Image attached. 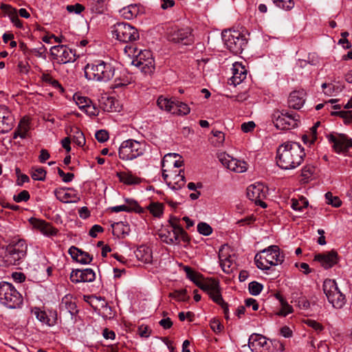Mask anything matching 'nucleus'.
Returning a JSON list of instances; mask_svg holds the SVG:
<instances>
[{
  "label": "nucleus",
  "mask_w": 352,
  "mask_h": 352,
  "mask_svg": "<svg viewBox=\"0 0 352 352\" xmlns=\"http://www.w3.org/2000/svg\"><path fill=\"white\" fill-rule=\"evenodd\" d=\"M305 157L304 148L299 143L287 142L278 146L276 164L282 169H294L302 164Z\"/></svg>",
  "instance_id": "1"
},
{
  "label": "nucleus",
  "mask_w": 352,
  "mask_h": 352,
  "mask_svg": "<svg viewBox=\"0 0 352 352\" xmlns=\"http://www.w3.org/2000/svg\"><path fill=\"white\" fill-rule=\"evenodd\" d=\"M0 255V266L9 267L19 265L27 253L28 245L23 239L13 240L7 246L2 247Z\"/></svg>",
  "instance_id": "2"
},
{
  "label": "nucleus",
  "mask_w": 352,
  "mask_h": 352,
  "mask_svg": "<svg viewBox=\"0 0 352 352\" xmlns=\"http://www.w3.org/2000/svg\"><path fill=\"white\" fill-rule=\"evenodd\" d=\"M114 74V66L103 60L87 64L85 68V75L88 80L107 82L113 77Z\"/></svg>",
  "instance_id": "3"
},
{
  "label": "nucleus",
  "mask_w": 352,
  "mask_h": 352,
  "mask_svg": "<svg viewBox=\"0 0 352 352\" xmlns=\"http://www.w3.org/2000/svg\"><path fill=\"white\" fill-rule=\"evenodd\" d=\"M284 261V255L280 253L277 245H270L256 254L254 261L258 268L262 270H269L272 265L281 264Z\"/></svg>",
  "instance_id": "4"
},
{
  "label": "nucleus",
  "mask_w": 352,
  "mask_h": 352,
  "mask_svg": "<svg viewBox=\"0 0 352 352\" xmlns=\"http://www.w3.org/2000/svg\"><path fill=\"white\" fill-rule=\"evenodd\" d=\"M136 49L132 46L126 45L124 47L126 53L129 56H135V59L132 60V64L139 67L142 72L146 74H151L155 70L154 59L152 56L151 52L149 50L140 51L138 54H135Z\"/></svg>",
  "instance_id": "5"
},
{
  "label": "nucleus",
  "mask_w": 352,
  "mask_h": 352,
  "mask_svg": "<svg viewBox=\"0 0 352 352\" xmlns=\"http://www.w3.org/2000/svg\"><path fill=\"white\" fill-rule=\"evenodd\" d=\"M23 299L21 294L10 283H0V302L9 309L21 307Z\"/></svg>",
  "instance_id": "6"
},
{
  "label": "nucleus",
  "mask_w": 352,
  "mask_h": 352,
  "mask_svg": "<svg viewBox=\"0 0 352 352\" xmlns=\"http://www.w3.org/2000/svg\"><path fill=\"white\" fill-rule=\"evenodd\" d=\"M146 148L144 141L138 142L134 140H127L121 144L119 148V157L122 160H133L142 156Z\"/></svg>",
  "instance_id": "7"
},
{
  "label": "nucleus",
  "mask_w": 352,
  "mask_h": 352,
  "mask_svg": "<svg viewBox=\"0 0 352 352\" xmlns=\"http://www.w3.org/2000/svg\"><path fill=\"white\" fill-rule=\"evenodd\" d=\"M222 39L227 49L234 54H241L248 43L245 36L238 30H224Z\"/></svg>",
  "instance_id": "8"
},
{
  "label": "nucleus",
  "mask_w": 352,
  "mask_h": 352,
  "mask_svg": "<svg viewBox=\"0 0 352 352\" xmlns=\"http://www.w3.org/2000/svg\"><path fill=\"white\" fill-rule=\"evenodd\" d=\"M184 270L186 274V276L192 281L201 289L206 292L210 295L216 288L219 287V282L214 278L204 279L202 275L194 270L188 266H185Z\"/></svg>",
  "instance_id": "9"
},
{
  "label": "nucleus",
  "mask_w": 352,
  "mask_h": 352,
  "mask_svg": "<svg viewBox=\"0 0 352 352\" xmlns=\"http://www.w3.org/2000/svg\"><path fill=\"white\" fill-rule=\"evenodd\" d=\"M323 291L333 307L340 309L345 304V296L340 291L334 280L326 279L323 283Z\"/></svg>",
  "instance_id": "10"
},
{
  "label": "nucleus",
  "mask_w": 352,
  "mask_h": 352,
  "mask_svg": "<svg viewBox=\"0 0 352 352\" xmlns=\"http://www.w3.org/2000/svg\"><path fill=\"white\" fill-rule=\"evenodd\" d=\"M111 32L117 40L123 43L133 42L139 38L137 29L126 23H117L112 27Z\"/></svg>",
  "instance_id": "11"
},
{
  "label": "nucleus",
  "mask_w": 352,
  "mask_h": 352,
  "mask_svg": "<svg viewBox=\"0 0 352 352\" xmlns=\"http://www.w3.org/2000/svg\"><path fill=\"white\" fill-rule=\"evenodd\" d=\"M272 119L275 126L280 130H289L297 126L298 120L295 118L294 115L285 110H274Z\"/></svg>",
  "instance_id": "12"
},
{
  "label": "nucleus",
  "mask_w": 352,
  "mask_h": 352,
  "mask_svg": "<svg viewBox=\"0 0 352 352\" xmlns=\"http://www.w3.org/2000/svg\"><path fill=\"white\" fill-rule=\"evenodd\" d=\"M50 52L53 59L58 64L74 63L76 60V50H72L66 45L54 46L50 49Z\"/></svg>",
  "instance_id": "13"
},
{
  "label": "nucleus",
  "mask_w": 352,
  "mask_h": 352,
  "mask_svg": "<svg viewBox=\"0 0 352 352\" xmlns=\"http://www.w3.org/2000/svg\"><path fill=\"white\" fill-rule=\"evenodd\" d=\"M167 34L168 39L174 43L190 45L194 41V36L190 28H171L168 30Z\"/></svg>",
  "instance_id": "14"
},
{
  "label": "nucleus",
  "mask_w": 352,
  "mask_h": 352,
  "mask_svg": "<svg viewBox=\"0 0 352 352\" xmlns=\"http://www.w3.org/2000/svg\"><path fill=\"white\" fill-rule=\"evenodd\" d=\"M267 192V188L263 184L257 183L256 184L250 185L247 188V196L249 199L262 207L265 208L267 204L263 201V199L266 198Z\"/></svg>",
  "instance_id": "15"
},
{
  "label": "nucleus",
  "mask_w": 352,
  "mask_h": 352,
  "mask_svg": "<svg viewBox=\"0 0 352 352\" xmlns=\"http://www.w3.org/2000/svg\"><path fill=\"white\" fill-rule=\"evenodd\" d=\"M217 158L223 166L233 172L241 173L248 169V164L245 161L233 158L226 153H219Z\"/></svg>",
  "instance_id": "16"
},
{
  "label": "nucleus",
  "mask_w": 352,
  "mask_h": 352,
  "mask_svg": "<svg viewBox=\"0 0 352 352\" xmlns=\"http://www.w3.org/2000/svg\"><path fill=\"white\" fill-rule=\"evenodd\" d=\"M327 138L332 144L335 152L338 153L348 152L352 148V139L349 138L344 134H329Z\"/></svg>",
  "instance_id": "17"
},
{
  "label": "nucleus",
  "mask_w": 352,
  "mask_h": 352,
  "mask_svg": "<svg viewBox=\"0 0 352 352\" xmlns=\"http://www.w3.org/2000/svg\"><path fill=\"white\" fill-rule=\"evenodd\" d=\"M15 119L10 109L0 105V133L10 131L14 126Z\"/></svg>",
  "instance_id": "18"
},
{
  "label": "nucleus",
  "mask_w": 352,
  "mask_h": 352,
  "mask_svg": "<svg viewBox=\"0 0 352 352\" xmlns=\"http://www.w3.org/2000/svg\"><path fill=\"white\" fill-rule=\"evenodd\" d=\"M96 278V274L92 269L73 270L70 274V280L72 283H89Z\"/></svg>",
  "instance_id": "19"
},
{
  "label": "nucleus",
  "mask_w": 352,
  "mask_h": 352,
  "mask_svg": "<svg viewBox=\"0 0 352 352\" xmlns=\"http://www.w3.org/2000/svg\"><path fill=\"white\" fill-rule=\"evenodd\" d=\"M248 346L252 352H267L270 344L265 337L254 333L248 340Z\"/></svg>",
  "instance_id": "20"
},
{
  "label": "nucleus",
  "mask_w": 352,
  "mask_h": 352,
  "mask_svg": "<svg viewBox=\"0 0 352 352\" xmlns=\"http://www.w3.org/2000/svg\"><path fill=\"white\" fill-rule=\"evenodd\" d=\"M314 260L320 262L325 269H329L338 263V255L336 251L331 250L327 253L316 254Z\"/></svg>",
  "instance_id": "21"
},
{
  "label": "nucleus",
  "mask_w": 352,
  "mask_h": 352,
  "mask_svg": "<svg viewBox=\"0 0 352 352\" xmlns=\"http://www.w3.org/2000/svg\"><path fill=\"white\" fill-rule=\"evenodd\" d=\"M306 100V92L303 89L294 90L288 98V105L290 108L300 109Z\"/></svg>",
  "instance_id": "22"
},
{
  "label": "nucleus",
  "mask_w": 352,
  "mask_h": 352,
  "mask_svg": "<svg viewBox=\"0 0 352 352\" xmlns=\"http://www.w3.org/2000/svg\"><path fill=\"white\" fill-rule=\"evenodd\" d=\"M247 76V69L241 63L236 62L232 65V76L229 83L234 86L241 83Z\"/></svg>",
  "instance_id": "23"
},
{
  "label": "nucleus",
  "mask_w": 352,
  "mask_h": 352,
  "mask_svg": "<svg viewBox=\"0 0 352 352\" xmlns=\"http://www.w3.org/2000/svg\"><path fill=\"white\" fill-rule=\"evenodd\" d=\"M31 223L34 228L38 229L44 235L47 236H56L58 232V229L44 220L32 219Z\"/></svg>",
  "instance_id": "24"
},
{
  "label": "nucleus",
  "mask_w": 352,
  "mask_h": 352,
  "mask_svg": "<svg viewBox=\"0 0 352 352\" xmlns=\"http://www.w3.org/2000/svg\"><path fill=\"white\" fill-rule=\"evenodd\" d=\"M68 252L74 260L81 264H89L93 260V257L89 253L75 246H72L69 249Z\"/></svg>",
  "instance_id": "25"
},
{
  "label": "nucleus",
  "mask_w": 352,
  "mask_h": 352,
  "mask_svg": "<svg viewBox=\"0 0 352 352\" xmlns=\"http://www.w3.org/2000/svg\"><path fill=\"white\" fill-rule=\"evenodd\" d=\"M60 309L62 311L68 312L72 316L78 313L77 306L70 294L65 295L60 304Z\"/></svg>",
  "instance_id": "26"
},
{
  "label": "nucleus",
  "mask_w": 352,
  "mask_h": 352,
  "mask_svg": "<svg viewBox=\"0 0 352 352\" xmlns=\"http://www.w3.org/2000/svg\"><path fill=\"white\" fill-rule=\"evenodd\" d=\"M54 195L59 201L63 203H75L79 199L75 194L67 192V189L64 188L55 189Z\"/></svg>",
  "instance_id": "27"
},
{
  "label": "nucleus",
  "mask_w": 352,
  "mask_h": 352,
  "mask_svg": "<svg viewBox=\"0 0 352 352\" xmlns=\"http://www.w3.org/2000/svg\"><path fill=\"white\" fill-rule=\"evenodd\" d=\"M168 222L171 226L172 231L180 234L181 240L186 243H189L190 239L187 232L179 224V219L176 217H170Z\"/></svg>",
  "instance_id": "28"
},
{
  "label": "nucleus",
  "mask_w": 352,
  "mask_h": 352,
  "mask_svg": "<svg viewBox=\"0 0 352 352\" xmlns=\"http://www.w3.org/2000/svg\"><path fill=\"white\" fill-rule=\"evenodd\" d=\"M162 241L166 244H179L181 240L180 234L171 230L162 232L160 234Z\"/></svg>",
  "instance_id": "29"
},
{
  "label": "nucleus",
  "mask_w": 352,
  "mask_h": 352,
  "mask_svg": "<svg viewBox=\"0 0 352 352\" xmlns=\"http://www.w3.org/2000/svg\"><path fill=\"white\" fill-rule=\"evenodd\" d=\"M209 296L212 299V300L216 302L217 304L219 305L222 309H223V312L225 314V317L226 318H228V305L226 302H224L221 294V289L220 286L219 285V287L216 288L214 292H212Z\"/></svg>",
  "instance_id": "30"
},
{
  "label": "nucleus",
  "mask_w": 352,
  "mask_h": 352,
  "mask_svg": "<svg viewBox=\"0 0 352 352\" xmlns=\"http://www.w3.org/2000/svg\"><path fill=\"white\" fill-rule=\"evenodd\" d=\"M135 255L140 261L144 263H149L152 261V252L148 247L140 246L135 252Z\"/></svg>",
  "instance_id": "31"
},
{
  "label": "nucleus",
  "mask_w": 352,
  "mask_h": 352,
  "mask_svg": "<svg viewBox=\"0 0 352 352\" xmlns=\"http://www.w3.org/2000/svg\"><path fill=\"white\" fill-rule=\"evenodd\" d=\"M120 182L126 185L138 184L141 182V179L138 177L133 175L131 173L120 172L117 173Z\"/></svg>",
  "instance_id": "32"
},
{
  "label": "nucleus",
  "mask_w": 352,
  "mask_h": 352,
  "mask_svg": "<svg viewBox=\"0 0 352 352\" xmlns=\"http://www.w3.org/2000/svg\"><path fill=\"white\" fill-rule=\"evenodd\" d=\"M185 184L184 171L180 170L178 174H174L173 180L168 182V186L173 190H179L184 186Z\"/></svg>",
  "instance_id": "33"
},
{
  "label": "nucleus",
  "mask_w": 352,
  "mask_h": 352,
  "mask_svg": "<svg viewBox=\"0 0 352 352\" xmlns=\"http://www.w3.org/2000/svg\"><path fill=\"white\" fill-rule=\"evenodd\" d=\"M322 88L323 89V91L325 95L331 96L333 94L341 92L344 88V86L339 82L335 84L324 82L322 85Z\"/></svg>",
  "instance_id": "34"
},
{
  "label": "nucleus",
  "mask_w": 352,
  "mask_h": 352,
  "mask_svg": "<svg viewBox=\"0 0 352 352\" xmlns=\"http://www.w3.org/2000/svg\"><path fill=\"white\" fill-rule=\"evenodd\" d=\"M157 104L162 110H164L172 113H175V111L174 110L175 100H173L171 99L164 98L163 96H160L157 98Z\"/></svg>",
  "instance_id": "35"
},
{
  "label": "nucleus",
  "mask_w": 352,
  "mask_h": 352,
  "mask_svg": "<svg viewBox=\"0 0 352 352\" xmlns=\"http://www.w3.org/2000/svg\"><path fill=\"white\" fill-rule=\"evenodd\" d=\"M122 16L126 19H131L136 17L139 13V8L137 5H130L123 8L120 10Z\"/></svg>",
  "instance_id": "36"
},
{
  "label": "nucleus",
  "mask_w": 352,
  "mask_h": 352,
  "mask_svg": "<svg viewBox=\"0 0 352 352\" xmlns=\"http://www.w3.org/2000/svg\"><path fill=\"white\" fill-rule=\"evenodd\" d=\"M320 124V122H316L311 129L310 131L307 134H305L302 137V140L304 143H309L310 144H314L317 139V127Z\"/></svg>",
  "instance_id": "37"
},
{
  "label": "nucleus",
  "mask_w": 352,
  "mask_h": 352,
  "mask_svg": "<svg viewBox=\"0 0 352 352\" xmlns=\"http://www.w3.org/2000/svg\"><path fill=\"white\" fill-rule=\"evenodd\" d=\"M174 110L175 111L174 114L179 116L188 115L190 111V109L187 104L177 100H175Z\"/></svg>",
  "instance_id": "38"
},
{
  "label": "nucleus",
  "mask_w": 352,
  "mask_h": 352,
  "mask_svg": "<svg viewBox=\"0 0 352 352\" xmlns=\"http://www.w3.org/2000/svg\"><path fill=\"white\" fill-rule=\"evenodd\" d=\"M146 208L155 217H160L164 210V205L160 202H151Z\"/></svg>",
  "instance_id": "39"
},
{
  "label": "nucleus",
  "mask_w": 352,
  "mask_h": 352,
  "mask_svg": "<svg viewBox=\"0 0 352 352\" xmlns=\"http://www.w3.org/2000/svg\"><path fill=\"white\" fill-rule=\"evenodd\" d=\"M331 115L333 116H337L342 118L344 120L345 124H349L352 123V110L332 111Z\"/></svg>",
  "instance_id": "40"
},
{
  "label": "nucleus",
  "mask_w": 352,
  "mask_h": 352,
  "mask_svg": "<svg viewBox=\"0 0 352 352\" xmlns=\"http://www.w3.org/2000/svg\"><path fill=\"white\" fill-rule=\"evenodd\" d=\"M74 142H75L78 146L82 147L85 144V138L83 133L78 128L75 129L74 131V135L72 138Z\"/></svg>",
  "instance_id": "41"
},
{
  "label": "nucleus",
  "mask_w": 352,
  "mask_h": 352,
  "mask_svg": "<svg viewBox=\"0 0 352 352\" xmlns=\"http://www.w3.org/2000/svg\"><path fill=\"white\" fill-rule=\"evenodd\" d=\"M74 99L79 109L82 111H84L89 104L91 103V100L89 98L77 94L74 96Z\"/></svg>",
  "instance_id": "42"
},
{
  "label": "nucleus",
  "mask_w": 352,
  "mask_h": 352,
  "mask_svg": "<svg viewBox=\"0 0 352 352\" xmlns=\"http://www.w3.org/2000/svg\"><path fill=\"white\" fill-rule=\"evenodd\" d=\"M326 203L329 205H331L333 207H340L342 204V201L340 198L337 196H333L331 192H327L325 195Z\"/></svg>",
  "instance_id": "43"
},
{
  "label": "nucleus",
  "mask_w": 352,
  "mask_h": 352,
  "mask_svg": "<svg viewBox=\"0 0 352 352\" xmlns=\"http://www.w3.org/2000/svg\"><path fill=\"white\" fill-rule=\"evenodd\" d=\"M46 176V170L43 168H32L31 177L34 180L44 181Z\"/></svg>",
  "instance_id": "44"
},
{
  "label": "nucleus",
  "mask_w": 352,
  "mask_h": 352,
  "mask_svg": "<svg viewBox=\"0 0 352 352\" xmlns=\"http://www.w3.org/2000/svg\"><path fill=\"white\" fill-rule=\"evenodd\" d=\"M36 318L41 322L50 325V319L47 317V314L44 311H41L39 308H34L33 311Z\"/></svg>",
  "instance_id": "45"
},
{
  "label": "nucleus",
  "mask_w": 352,
  "mask_h": 352,
  "mask_svg": "<svg viewBox=\"0 0 352 352\" xmlns=\"http://www.w3.org/2000/svg\"><path fill=\"white\" fill-rule=\"evenodd\" d=\"M280 302L281 303V309L278 311V315L281 316H286L287 315L292 312V307L288 305L287 302L283 298H280Z\"/></svg>",
  "instance_id": "46"
},
{
  "label": "nucleus",
  "mask_w": 352,
  "mask_h": 352,
  "mask_svg": "<svg viewBox=\"0 0 352 352\" xmlns=\"http://www.w3.org/2000/svg\"><path fill=\"white\" fill-rule=\"evenodd\" d=\"M263 288V285L256 281H252L248 285L249 292L253 296L258 295L262 291Z\"/></svg>",
  "instance_id": "47"
},
{
  "label": "nucleus",
  "mask_w": 352,
  "mask_h": 352,
  "mask_svg": "<svg viewBox=\"0 0 352 352\" xmlns=\"http://www.w3.org/2000/svg\"><path fill=\"white\" fill-rule=\"evenodd\" d=\"M276 6L284 10H291L294 6V2L293 0H272Z\"/></svg>",
  "instance_id": "48"
},
{
  "label": "nucleus",
  "mask_w": 352,
  "mask_h": 352,
  "mask_svg": "<svg viewBox=\"0 0 352 352\" xmlns=\"http://www.w3.org/2000/svg\"><path fill=\"white\" fill-rule=\"evenodd\" d=\"M197 231L201 234L209 236L212 232V228L209 224L201 222L197 225Z\"/></svg>",
  "instance_id": "49"
},
{
  "label": "nucleus",
  "mask_w": 352,
  "mask_h": 352,
  "mask_svg": "<svg viewBox=\"0 0 352 352\" xmlns=\"http://www.w3.org/2000/svg\"><path fill=\"white\" fill-rule=\"evenodd\" d=\"M126 202L127 203L126 207L130 209V212L135 211L138 213H142L144 212V209L142 208L137 201L133 199H126Z\"/></svg>",
  "instance_id": "50"
},
{
  "label": "nucleus",
  "mask_w": 352,
  "mask_h": 352,
  "mask_svg": "<svg viewBox=\"0 0 352 352\" xmlns=\"http://www.w3.org/2000/svg\"><path fill=\"white\" fill-rule=\"evenodd\" d=\"M301 171L302 177L304 179H308L315 173L316 168L313 165L307 164L302 168Z\"/></svg>",
  "instance_id": "51"
},
{
  "label": "nucleus",
  "mask_w": 352,
  "mask_h": 352,
  "mask_svg": "<svg viewBox=\"0 0 352 352\" xmlns=\"http://www.w3.org/2000/svg\"><path fill=\"white\" fill-rule=\"evenodd\" d=\"M307 206H308V201L304 198H302L299 201L294 200V199L292 200V208L294 210L301 211V210H302L303 208H307Z\"/></svg>",
  "instance_id": "52"
},
{
  "label": "nucleus",
  "mask_w": 352,
  "mask_h": 352,
  "mask_svg": "<svg viewBox=\"0 0 352 352\" xmlns=\"http://www.w3.org/2000/svg\"><path fill=\"white\" fill-rule=\"evenodd\" d=\"M113 234L116 235L118 237L120 236V234L126 233L124 230L125 226L122 222H117L112 224Z\"/></svg>",
  "instance_id": "53"
},
{
  "label": "nucleus",
  "mask_w": 352,
  "mask_h": 352,
  "mask_svg": "<svg viewBox=\"0 0 352 352\" xmlns=\"http://www.w3.org/2000/svg\"><path fill=\"white\" fill-rule=\"evenodd\" d=\"M169 296L179 301H184L186 298V290H175L173 292L170 293Z\"/></svg>",
  "instance_id": "54"
},
{
  "label": "nucleus",
  "mask_w": 352,
  "mask_h": 352,
  "mask_svg": "<svg viewBox=\"0 0 352 352\" xmlns=\"http://www.w3.org/2000/svg\"><path fill=\"white\" fill-rule=\"evenodd\" d=\"M30 193L28 190H23L20 192L18 195H14L13 199L14 201L17 203H20L21 201H27L30 199Z\"/></svg>",
  "instance_id": "55"
},
{
  "label": "nucleus",
  "mask_w": 352,
  "mask_h": 352,
  "mask_svg": "<svg viewBox=\"0 0 352 352\" xmlns=\"http://www.w3.org/2000/svg\"><path fill=\"white\" fill-rule=\"evenodd\" d=\"M0 8L2 12L6 15L9 16V18H10L12 16H13L14 14L17 12V10L16 8H14L13 7L8 4L2 3Z\"/></svg>",
  "instance_id": "56"
},
{
  "label": "nucleus",
  "mask_w": 352,
  "mask_h": 352,
  "mask_svg": "<svg viewBox=\"0 0 352 352\" xmlns=\"http://www.w3.org/2000/svg\"><path fill=\"white\" fill-rule=\"evenodd\" d=\"M130 83V81L128 80V78H116L115 79L113 83L111 85V88L116 89L120 87H123L127 86Z\"/></svg>",
  "instance_id": "57"
},
{
  "label": "nucleus",
  "mask_w": 352,
  "mask_h": 352,
  "mask_svg": "<svg viewBox=\"0 0 352 352\" xmlns=\"http://www.w3.org/2000/svg\"><path fill=\"white\" fill-rule=\"evenodd\" d=\"M58 175L62 178L63 182L65 183L70 182L74 178V175L72 173H65L62 169L58 168L57 169Z\"/></svg>",
  "instance_id": "58"
},
{
  "label": "nucleus",
  "mask_w": 352,
  "mask_h": 352,
  "mask_svg": "<svg viewBox=\"0 0 352 352\" xmlns=\"http://www.w3.org/2000/svg\"><path fill=\"white\" fill-rule=\"evenodd\" d=\"M213 136L217 138L216 142H213L216 146L221 145L225 140V135L223 132L217 130H212Z\"/></svg>",
  "instance_id": "59"
},
{
  "label": "nucleus",
  "mask_w": 352,
  "mask_h": 352,
  "mask_svg": "<svg viewBox=\"0 0 352 352\" xmlns=\"http://www.w3.org/2000/svg\"><path fill=\"white\" fill-rule=\"evenodd\" d=\"M84 111L90 116H96L99 113L98 109L92 102L87 106Z\"/></svg>",
  "instance_id": "60"
},
{
  "label": "nucleus",
  "mask_w": 352,
  "mask_h": 352,
  "mask_svg": "<svg viewBox=\"0 0 352 352\" xmlns=\"http://www.w3.org/2000/svg\"><path fill=\"white\" fill-rule=\"evenodd\" d=\"M66 9L69 12L80 14L85 10V7L82 4L76 3L74 5H68Z\"/></svg>",
  "instance_id": "61"
},
{
  "label": "nucleus",
  "mask_w": 352,
  "mask_h": 352,
  "mask_svg": "<svg viewBox=\"0 0 352 352\" xmlns=\"http://www.w3.org/2000/svg\"><path fill=\"white\" fill-rule=\"evenodd\" d=\"M95 138L99 142H104L109 139V134L105 130H99L96 133Z\"/></svg>",
  "instance_id": "62"
},
{
  "label": "nucleus",
  "mask_w": 352,
  "mask_h": 352,
  "mask_svg": "<svg viewBox=\"0 0 352 352\" xmlns=\"http://www.w3.org/2000/svg\"><path fill=\"white\" fill-rule=\"evenodd\" d=\"M210 326L212 330L215 333H220L223 329V326L216 319H212L210 321Z\"/></svg>",
  "instance_id": "63"
},
{
  "label": "nucleus",
  "mask_w": 352,
  "mask_h": 352,
  "mask_svg": "<svg viewBox=\"0 0 352 352\" xmlns=\"http://www.w3.org/2000/svg\"><path fill=\"white\" fill-rule=\"evenodd\" d=\"M305 323L317 331H320L323 329V327L320 323H319L314 320L307 319L305 321Z\"/></svg>",
  "instance_id": "64"
}]
</instances>
